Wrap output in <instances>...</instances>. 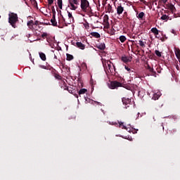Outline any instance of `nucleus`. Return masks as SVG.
<instances>
[{
  "instance_id": "f257e3e1",
  "label": "nucleus",
  "mask_w": 180,
  "mask_h": 180,
  "mask_svg": "<svg viewBox=\"0 0 180 180\" xmlns=\"http://www.w3.org/2000/svg\"><path fill=\"white\" fill-rule=\"evenodd\" d=\"M82 12H91V6L88 0H68V8L71 11H77L78 6L79 5Z\"/></svg>"
},
{
  "instance_id": "f03ea898",
  "label": "nucleus",
  "mask_w": 180,
  "mask_h": 180,
  "mask_svg": "<svg viewBox=\"0 0 180 180\" xmlns=\"http://www.w3.org/2000/svg\"><path fill=\"white\" fill-rule=\"evenodd\" d=\"M8 23L11 25L12 27L16 29V22L19 20V18H18V14L11 13L8 15Z\"/></svg>"
},
{
  "instance_id": "7ed1b4c3",
  "label": "nucleus",
  "mask_w": 180,
  "mask_h": 180,
  "mask_svg": "<svg viewBox=\"0 0 180 180\" xmlns=\"http://www.w3.org/2000/svg\"><path fill=\"white\" fill-rule=\"evenodd\" d=\"M106 64L108 72H113V70L114 71H116V68H115V65L112 63L110 60H107Z\"/></svg>"
},
{
  "instance_id": "20e7f679",
  "label": "nucleus",
  "mask_w": 180,
  "mask_h": 180,
  "mask_svg": "<svg viewBox=\"0 0 180 180\" xmlns=\"http://www.w3.org/2000/svg\"><path fill=\"white\" fill-rule=\"evenodd\" d=\"M119 86H122V83L117 81H112L110 82V89H116V88H119Z\"/></svg>"
},
{
  "instance_id": "39448f33",
  "label": "nucleus",
  "mask_w": 180,
  "mask_h": 180,
  "mask_svg": "<svg viewBox=\"0 0 180 180\" xmlns=\"http://www.w3.org/2000/svg\"><path fill=\"white\" fill-rule=\"evenodd\" d=\"M29 29H30V30H32V32H36V30H37V29H36V27L34 26V22H33V20H30L27 22V23Z\"/></svg>"
},
{
  "instance_id": "423d86ee",
  "label": "nucleus",
  "mask_w": 180,
  "mask_h": 180,
  "mask_svg": "<svg viewBox=\"0 0 180 180\" xmlns=\"http://www.w3.org/2000/svg\"><path fill=\"white\" fill-rule=\"evenodd\" d=\"M51 73L53 74V77L56 78V79H63V77H61V75H58L57 72H56L55 69H51Z\"/></svg>"
},
{
  "instance_id": "0eeeda50",
  "label": "nucleus",
  "mask_w": 180,
  "mask_h": 180,
  "mask_svg": "<svg viewBox=\"0 0 180 180\" xmlns=\"http://www.w3.org/2000/svg\"><path fill=\"white\" fill-rule=\"evenodd\" d=\"M151 32L152 33H153L156 39H160V35H158L160 33V31L158 30V29H157L156 27H153L151 29Z\"/></svg>"
},
{
  "instance_id": "6e6552de",
  "label": "nucleus",
  "mask_w": 180,
  "mask_h": 180,
  "mask_svg": "<svg viewBox=\"0 0 180 180\" xmlns=\"http://www.w3.org/2000/svg\"><path fill=\"white\" fill-rule=\"evenodd\" d=\"M146 70H148L151 73L150 75H153V77H157V72L153 68H150L149 65H147Z\"/></svg>"
},
{
  "instance_id": "1a4fd4ad",
  "label": "nucleus",
  "mask_w": 180,
  "mask_h": 180,
  "mask_svg": "<svg viewBox=\"0 0 180 180\" xmlns=\"http://www.w3.org/2000/svg\"><path fill=\"white\" fill-rule=\"evenodd\" d=\"M122 103L125 106H127V105H131V99L130 98H122Z\"/></svg>"
},
{
  "instance_id": "9d476101",
  "label": "nucleus",
  "mask_w": 180,
  "mask_h": 180,
  "mask_svg": "<svg viewBox=\"0 0 180 180\" xmlns=\"http://www.w3.org/2000/svg\"><path fill=\"white\" fill-rule=\"evenodd\" d=\"M124 11V8L122 6V5H120L117 7V13L118 15H122L123 12Z\"/></svg>"
},
{
  "instance_id": "9b49d317",
  "label": "nucleus",
  "mask_w": 180,
  "mask_h": 180,
  "mask_svg": "<svg viewBox=\"0 0 180 180\" xmlns=\"http://www.w3.org/2000/svg\"><path fill=\"white\" fill-rule=\"evenodd\" d=\"M76 47L80 49V50H85V44L82 42H76Z\"/></svg>"
},
{
  "instance_id": "f8f14e48",
  "label": "nucleus",
  "mask_w": 180,
  "mask_h": 180,
  "mask_svg": "<svg viewBox=\"0 0 180 180\" xmlns=\"http://www.w3.org/2000/svg\"><path fill=\"white\" fill-rule=\"evenodd\" d=\"M105 11L108 13H113V10L112 9V5H110V4H108V6L105 7Z\"/></svg>"
},
{
  "instance_id": "ddd939ff",
  "label": "nucleus",
  "mask_w": 180,
  "mask_h": 180,
  "mask_svg": "<svg viewBox=\"0 0 180 180\" xmlns=\"http://www.w3.org/2000/svg\"><path fill=\"white\" fill-rule=\"evenodd\" d=\"M121 60L123 63H125V64H127V63H130V61H131L127 56H122Z\"/></svg>"
},
{
  "instance_id": "4468645a",
  "label": "nucleus",
  "mask_w": 180,
  "mask_h": 180,
  "mask_svg": "<svg viewBox=\"0 0 180 180\" xmlns=\"http://www.w3.org/2000/svg\"><path fill=\"white\" fill-rule=\"evenodd\" d=\"M61 16H62V19L59 18L58 23L60 25H62V26H64V25H65V26H67V22H65V18H64V17L63 15H61Z\"/></svg>"
},
{
  "instance_id": "2eb2a0df",
  "label": "nucleus",
  "mask_w": 180,
  "mask_h": 180,
  "mask_svg": "<svg viewBox=\"0 0 180 180\" xmlns=\"http://www.w3.org/2000/svg\"><path fill=\"white\" fill-rule=\"evenodd\" d=\"M167 8L171 11L172 13H175V6H174L173 4H168Z\"/></svg>"
},
{
  "instance_id": "dca6fc26",
  "label": "nucleus",
  "mask_w": 180,
  "mask_h": 180,
  "mask_svg": "<svg viewBox=\"0 0 180 180\" xmlns=\"http://www.w3.org/2000/svg\"><path fill=\"white\" fill-rule=\"evenodd\" d=\"M91 36L95 37L96 39H99L101 37V34L96 32H91Z\"/></svg>"
},
{
  "instance_id": "f3484780",
  "label": "nucleus",
  "mask_w": 180,
  "mask_h": 180,
  "mask_svg": "<svg viewBox=\"0 0 180 180\" xmlns=\"http://www.w3.org/2000/svg\"><path fill=\"white\" fill-rule=\"evenodd\" d=\"M51 22L52 24V26H57V21L56 20V15H52Z\"/></svg>"
},
{
  "instance_id": "a211bd4d",
  "label": "nucleus",
  "mask_w": 180,
  "mask_h": 180,
  "mask_svg": "<svg viewBox=\"0 0 180 180\" xmlns=\"http://www.w3.org/2000/svg\"><path fill=\"white\" fill-rule=\"evenodd\" d=\"M39 54L41 60H42V61H46V54L43 52H39Z\"/></svg>"
},
{
  "instance_id": "6ab92c4d",
  "label": "nucleus",
  "mask_w": 180,
  "mask_h": 180,
  "mask_svg": "<svg viewBox=\"0 0 180 180\" xmlns=\"http://www.w3.org/2000/svg\"><path fill=\"white\" fill-rule=\"evenodd\" d=\"M162 20H171L172 18H169V16L167 15V14H163L161 17Z\"/></svg>"
},
{
  "instance_id": "aec40b11",
  "label": "nucleus",
  "mask_w": 180,
  "mask_h": 180,
  "mask_svg": "<svg viewBox=\"0 0 180 180\" xmlns=\"http://www.w3.org/2000/svg\"><path fill=\"white\" fill-rule=\"evenodd\" d=\"M66 57V60L68 61H71L72 60H74V56L70 53H67Z\"/></svg>"
},
{
  "instance_id": "412c9836",
  "label": "nucleus",
  "mask_w": 180,
  "mask_h": 180,
  "mask_svg": "<svg viewBox=\"0 0 180 180\" xmlns=\"http://www.w3.org/2000/svg\"><path fill=\"white\" fill-rule=\"evenodd\" d=\"M97 49H98L99 50H105V49H106V46L105 45V44H101L97 46Z\"/></svg>"
},
{
  "instance_id": "4be33fe9",
  "label": "nucleus",
  "mask_w": 180,
  "mask_h": 180,
  "mask_svg": "<svg viewBox=\"0 0 180 180\" xmlns=\"http://www.w3.org/2000/svg\"><path fill=\"white\" fill-rule=\"evenodd\" d=\"M86 92H88V90H86V89H81L79 91L78 94L79 95H84V94H85Z\"/></svg>"
},
{
  "instance_id": "5701e85b",
  "label": "nucleus",
  "mask_w": 180,
  "mask_h": 180,
  "mask_svg": "<svg viewBox=\"0 0 180 180\" xmlns=\"http://www.w3.org/2000/svg\"><path fill=\"white\" fill-rule=\"evenodd\" d=\"M133 119H135V120H137L139 117H140V112H136L132 115Z\"/></svg>"
},
{
  "instance_id": "b1692460",
  "label": "nucleus",
  "mask_w": 180,
  "mask_h": 180,
  "mask_svg": "<svg viewBox=\"0 0 180 180\" xmlns=\"http://www.w3.org/2000/svg\"><path fill=\"white\" fill-rule=\"evenodd\" d=\"M118 124H119V127H122V129H124L125 130H127V127L124 126V124H123V122H118Z\"/></svg>"
},
{
  "instance_id": "393cba45",
  "label": "nucleus",
  "mask_w": 180,
  "mask_h": 180,
  "mask_svg": "<svg viewBox=\"0 0 180 180\" xmlns=\"http://www.w3.org/2000/svg\"><path fill=\"white\" fill-rule=\"evenodd\" d=\"M54 4V0H48V8L50 10V6H51Z\"/></svg>"
},
{
  "instance_id": "a878e982",
  "label": "nucleus",
  "mask_w": 180,
  "mask_h": 180,
  "mask_svg": "<svg viewBox=\"0 0 180 180\" xmlns=\"http://www.w3.org/2000/svg\"><path fill=\"white\" fill-rule=\"evenodd\" d=\"M58 6L60 9H63V0H58Z\"/></svg>"
},
{
  "instance_id": "bb28decb",
  "label": "nucleus",
  "mask_w": 180,
  "mask_h": 180,
  "mask_svg": "<svg viewBox=\"0 0 180 180\" xmlns=\"http://www.w3.org/2000/svg\"><path fill=\"white\" fill-rule=\"evenodd\" d=\"M125 40H127V38L124 35L120 37V41H121V43H124Z\"/></svg>"
},
{
  "instance_id": "cd10ccee",
  "label": "nucleus",
  "mask_w": 180,
  "mask_h": 180,
  "mask_svg": "<svg viewBox=\"0 0 180 180\" xmlns=\"http://www.w3.org/2000/svg\"><path fill=\"white\" fill-rule=\"evenodd\" d=\"M175 54H176V57L178 60L180 59V50L178 49L176 51H175Z\"/></svg>"
},
{
  "instance_id": "c85d7f7f",
  "label": "nucleus",
  "mask_w": 180,
  "mask_h": 180,
  "mask_svg": "<svg viewBox=\"0 0 180 180\" xmlns=\"http://www.w3.org/2000/svg\"><path fill=\"white\" fill-rule=\"evenodd\" d=\"M67 90L68 91V92H69L70 94H74L75 93V89H72V88H71V87H68V88H67Z\"/></svg>"
},
{
  "instance_id": "c756f323",
  "label": "nucleus",
  "mask_w": 180,
  "mask_h": 180,
  "mask_svg": "<svg viewBox=\"0 0 180 180\" xmlns=\"http://www.w3.org/2000/svg\"><path fill=\"white\" fill-rule=\"evenodd\" d=\"M137 18L139 19H143V18H144V12L139 13V14L137 15Z\"/></svg>"
},
{
  "instance_id": "7c9ffc66",
  "label": "nucleus",
  "mask_w": 180,
  "mask_h": 180,
  "mask_svg": "<svg viewBox=\"0 0 180 180\" xmlns=\"http://www.w3.org/2000/svg\"><path fill=\"white\" fill-rule=\"evenodd\" d=\"M103 20L106 23V22L109 21V16L108 15H105L103 17Z\"/></svg>"
},
{
  "instance_id": "2f4dec72",
  "label": "nucleus",
  "mask_w": 180,
  "mask_h": 180,
  "mask_svg": "<svg viewBox=\"0 0 180 180\" xmlns=\"http://www.w3.org/2000/svg\"><path fill=\"white\" fill-rule=\"evenodd\" d=\"M159 98H160V94H155L153 95V99H154L155 101H157Z\"/></svg>"
},
{
  "instance_id": "473e14b6",
  "label": "nucleus",
  "mask_w": 180,
  "mask_h": 180,
  "mask_svg": "<svg viewBox=\"0 0 180 180\" xmlns=\"http://www.w3.org/2000/svg\"><path fill=\"white\" fill-rule=\"evenodd\" d=\"M68 15L69 19H72V20H74V17L72 16V13H70V11H68Z\"/></svg>"
},
{
  "instance_id": "72a5a7b5",
  "label": "nucleus",
  "mask_w": 180,
  "mask_h": 180,
  "mask_svg": "<svg viewBox=\"0 0 180 180\" xmlns=\"http://www.w3.org/2000/svg\"><path fill=\"white\" fill-rule=\"evenodd\" d=\"M51 11H52L53 16H56V8H54V6H51Z\"/></svg>"
},
{
  "instance_id": "f704fd0d",
  "label": "nucleus",
  "mask_w": 180,
  "mask_h": 180,
  "mask_svg": "<svg viewBox=\"0 0 180 180\" xmlns=\"http://www.w3.org/2000/svg\"><path fill=\"white\" fill-rule=\"evenodd\" d=\"M155 53L158 57H161V52H160V51L158 50L155 51Z\"/></svg>"
},
{
  "instance_id": "c9c22d12",
  "label": "nucleus",
  "mask_w": 180,
  "mask_h": 180,
  "mask_svg": "<svg viewBox=\"0 0 180 180\" xmlns=\"http://www.w3.org/2000/svg\"><path fill=\"white\" fill-rule=\"evenodd\" d=\"M47 36H49V34H47V32H43V34H41L42 39H46Z\"/></svg>"
},
{
  "instance_id": "e433bc0d",
  "label": "nucleus",
  "mask_w": 180,
  "mask_h": 180,
  "mask_svg": "<svg viewBox=\"0 0 180 180\" xmlns=\"http://www.w3.org/2000/svg\"><path fill=\"white\" fill-rule=\"evenodd\" d=\"M39 68H42V70H49V68L46 65H39Z\"/></svg>"
},
{
  "instance_id": "4c0bfd02",
  "label": "nucleus",
  "mask_w": 180,
  "mask_h": 180,
  "mask_svg": "<svg viewBox=\"0 0 180 180\" xmlns=\"http://www.w3.org/2000/svg\"><path fill=\"white\" fill-rule=\"evenodd\" d=\"M139 44L141 47H146V44L141 40L139 41Z\"/></svg>"
},
{
  "instance_id": "58836bf2",
  "label": "nucleus",
  "mask_w": 180,
  "mask_h": 180,
  "mask_svg": "<svg viewBox=\"0 0 180 180\" xmlns=\"http://www.w3.org/2000/svg\"><path fill=\"white\" fill-rule=\"evenodd\" d=\"M37 26H39V21H35L34 23V27L37 29Z\"/></svg>"
},
{
  "instance_id": "ea45409f",
  "label": "nucleus",
  "mask_w": 180,
  "mask_h": 180,
  "mask_svg": "<svg viewBox=\"0 0 180 180\" xmlns=\"http://www.w3.org/2000/svg\"><path fill=\"white\" fill-rule=\"evenodd\" d=\"M125 70H127V71H128V72H130V71H131V70L130 69V68H129V66H124Z\"/></svg>"
},
{
  "instance_id": "a19ab883",
  "label": "nucleus",
  "mask_w": 180,
  "mask_h": 180,
  "mask_svg": "<svg viewBox=\"0 0 180 180\" xmlns=\"http://www.w3.org/2000/svg\"><path fill=\"white\" fill-rule=\"evenodd\" d=\"M174 18H180V13H174Z\"/></svg>"
},
{
  "instance_id": "79ce46f5",
  "label": "nucleus",
  "mask_w": 180,
  "mask_h": 180,
  "mask_svg": "<svg viewBox=\"0 0 180 180\" xmlns=\"http://www.w3.org/2000/svg\"><path fill=\"white\" fill-rule=\"evenodd\" d=\"M31 2L33 1L34 5H36L37 6V1L36 0H30Z\"/></svg>"
},
{
  "instance_id": "37998d69",
  "label": "nucleus",
  "mask_w": 180,
  "mask_h": 180,
  "mask_svg": "<svg viewBox=\"0 0 180 180\" xmlns=\"http://www.w3.org/2000/svg\"><path fill=\"white\" fill-rule=\"evenodd\" d=\"M110 124H112V126H117V123L116 122H110Z\"/></svg>"
},
{
  "instance_id": "c03bdc74",
  "label": "nucleus",
  "mask_w": 180,
  "mask_h": 180,
  "mask_svg": "<svg viewBox=\"0 0 180 180\" xmlns=\"http://www.w3.org/2000/svg\"><path fill=\"white\" fill-rule=\"evenodd\" d=\"M176 70H177L178 71H179V65H176Z\"/></svg>"
},
{
  "instance_id": "a18cd8bd",
  "label": "nucleus",
  "mask_w": 180,
  "mask_h": 180,
  "mask_svg": "<svg viewBox=\"0 0 180 180\" xmlns=\"http://www.w3.org/2000/svg\"><path fill=\"white\" fill-rule=\"evenodd\" d=\"M79 81V84H80L81 85H82V82H81V79H78Z\"/></svg>"
},
{
  "instance_id": "49530a36",
  "label": "nucleus",
  "mask_w": 180,
  "mask_h": 180,
  "mask_svg": "<svg viewBox=\"0 0 180 180\" xmlns=\"http://www.w3.org/2000/svg\"><path fill=\"white\" fill-rule=\"evenodd\" d=\"M168 0H162V1L163 2V4H167V1Z\"/></svg>"
},
{
  "instance_id": "de8ad7c7",
  "label": "nucleus",
  "mask_w": 180,
  "mask_h": 180,
  "mask_svg": "<svg viewBox=\"0 0 180 180\" xmlns=\"http://www.w3.org/2000/svg\"><path fill=\"white\" fill-rule=\"evenodd\" d=\"M30 36H31L30 34H28L27 35V37L29 38V37H30Z\"/></svg>"
},
{
  "instance_id": "09e8293b",
  "label": "nucleus",
  "mask_w": 180,
  "mask_h": 180,
  "mask_svg": "<svg viewBox=\"0 0 180 180\" xmlns=\"http://www.w3.org/2000/svg\"><path fill=\"white\" fill-rule=\"evenodd\" d=\"M54 58L57 60V56L54 55Z\"/></svg>"
},
{
  "instance_id": "8fccbe9b",
  "label": "nucleus",
  "mask_w": 180,
  "mask_h": 180,
  "mask_svg": "<svg viewBox=\"0 0 180 180\" xmlns=\"http://www.w3.org/2000/svg\"><path fill=\"white\" fill-rule=\"evenodd\" d=\"M76 98H78V94H74Z\"/></svg>"
},
{
  "instance_id": "3c124183",
  "label": "nucleus",
  "mask_w": 180,
  "mask_h": 180,
  "mask_svg": "<svg viewBox=\"0 0 180 180\" xmlns=\"http://www.w3.org/2000/svg\"><path fill=\"white\" fill-rule=\"evenodd\" d=\"M103 6H105L106 5V2L103 3Z\"/></svg>"
},
{
  "instance_id": "603ef678",
  "label": "nucleus",
  "mask_w": 180,
  "mask_h": 180,
  "mask_svg": "<svg viewBox=\"0 0 180 180\" xmlns=\"http://www.w3.org/2000/svg\"><path fill=\"white\" fill-rule=\"evenodd\" d=\"M158 72L159 74H160V73H161V71H160V70H158Z\"/></svg>"
},
{
  "instance_id": "864d4df0",
  "label": "nucleus",
  "mask_w": 180,
  "mask_h": 180,
  "mask_svg": "<svg viewBox=\"0 0 180 180\" xmlns=\"http://www.w3.org/2000/svg\"><path fill=\"white\" fill-rule=\"evenodd\" d=\"M127 108H129V105H127V107H125L126 109H127Z\"/></svg>"
},
{
  "instance_id": "5fc2aeb1",
  "label": "nucleus",
  "mask_w": 180,
  "mask_h": 180,
  "mask_svg": "<svg viewBox=\"0 0 180 180\" xmlns=\"http://www.w3.org/2000/svg\"><path fill=\"white\" fill-rule=\"evenodd\" d=\"M98 105H101V103H98Z\"/></svg>"
},
{
  "instance_id": "6e6d98bb",
  "label": "nucleus",
  "mask_w": 180,
  "mask_h": 180,
  "mask_svg": "<svg viewBox=\"0 0 180 180\" xmlns=\"http://www.w3.org/2000/svg\"><path fill=\"white\" fill-rule=\"evenodd\" d=\"M103 67H104V68H105V65H103Z\"/></svg>"
},
{
  "instance_id": "4d7b16f0",
  "label": "nucleus",
  "mask_w": 180,
  "mask_h": 180,
  "mask_svg": "<svg viewBox=\"0 0 180 180\" xmlns=\"http://www.w3.org/2000/svg\"><path fill=\"white\" fill-rule=\"evenodd\" d=\"M103 67H104V68H105V65H103Z\"/></svg>"
},
{
  "instance_id": "13d9d810",
  "label": "nucleus",
  "mask_w": 180,
  "mask_h": 180,
  "mask_svg": "<svg viewBox=\"0 0 180 180\" xmlns=\"http://www.w3.org/2000/svg\"><path fill=\"white\" fill-rule=\"evenodd\" d=\"M111 1H115V0H111Z\"/></svg>"
},
{
  "instance_id": "bf43d9fd",
  "label": "nucleus",
  "mask_w": 180,
  "mask_h": 180,
  "mask_svg": "<svg viewBox=\"0 0 180 180\" xmlns=\"http://www.w3.org/2000/svg\"><path fill=\"white\" fill-rule=\"evenodd\" d=\"M0 18H1V15H0Z\"/></svg>"
}]
</instances>
